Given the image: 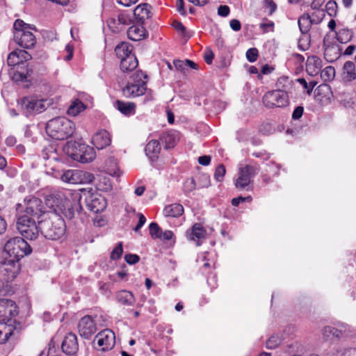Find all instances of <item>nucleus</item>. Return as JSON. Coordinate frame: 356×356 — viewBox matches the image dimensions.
<instances>
[{
    "label": "nucleus",
    "mask_w": 356,
    "mask_h": 356,
    "mask_svg": "<svg viewBox=\"0 0 356 356\" xmlns=\"http://www.w3.org/2000/svg\"><path fill=\"white\" fill-rule=\"evenodd\" d=\"M174 28L177 31H179L181 32V33H184V32L186 31V28L185 26L182 24L181 22H174L173 24H172Z\"/></svg>",
    "instance_id": "nucleus-60"
},
{
    "label": "nucleus",
    "mask_w": 356,
    "mask_h": 356,
    "mask_svg": "<svg viewBox=\"0 0 356 356\" xmlns=\"http://www.w3.org/2000/svg\"><path fill=\"white\" fill-rule=\"evenodd\" d=\"M207 231L204 227L200 223H195L186 232V236L189 241H196L197 245H200V241L204 238Z\"/></svg>",
    "instance_id": "nucleus-19"
},
{
    "label": "nucleus",
    "mask_w": 356,
    "mask_h": 356,
    "mask_svg": "<svg viewBox=\"0 0 356 356\" xmlns=\"http://www.w3.org/2000/svg\"><path fill=\"white\" fill-rule=\"evenodd\" d=\"M264 105L268 108H282L289 103L287 92L284 89H278L266 92L262 99Z\"/></svg>",
    "instance_id": "nucleus-9"
},
{
    "label": "nucleus",
    "mask_w": 356,
    "mask_h": 356,
    "mask_svg": "<svg viewBox=\"0 0 356 356\" xmlns=\"http://www.w3.org/2000/svg\"><path fill=\"white\" fill-rule=\"evenodd\" d=\"M39 228L41 234L49 240L60 238L65 232V221L60 216L56 213L46 214L42 211Z\"/></svg>",
    "instance_id": "nucleus-3"
},
{
    "label": "nucleus",
    "mask_w": 356,
    "mask_h": 356,
    "mask_svg": "<svg viewBox=\"0 0 356 356\" xmlns=\"http://www.w3.org/2000/svg\"><path fill=\"white\" fill-rule=\"evenodd\" d=\"M16 52L19 58L20 63L31 59V56L25 50L17 49Z\"/></svg>",
    "instance_id": "nucleus-49"
},
{
    "label": "nucleus",
    "mask_w": 356,
    "mask_h": 356,
    "mask_svg": "<svg viewBox=\"0 0 356 356\" xmlns=\"http://www.w3.org/2000/svg\"><path fill=\"white\" fill-rule=\"evenodd\" d=\"M174 234L170 230H165V232H161V236L159 238L163 239V240H170L173 237Z\"/></svg>",
    "instance_id": "nucleus-58"
},
{
    "label": "nucleus",
    "mask_w": 356,
    "mask_h": 356,
    "mask_svg": "<svg viewBox=\"0 0 356 356\" xmlns=\"http://www.w3.org/2000/svg\"><path fill=\"white\" fill-rule=\"evenodd\" d=\"M326 11L330 16H334L337 14V4L334 1H330L325 6Z\"/></svg>",
    "instance_id": "nucleus-45"
},
{
    "label": "nucleus",
    "mask_w": 356,
    "mask_h": 356,
    "mask_svg": "<svg viewBox=\"0 0 356 356\" xmlns=\"http://www.w3.org/2000/svg\"><path fill=\"white\" fill-rule=\"evenodd\" d=\"M132 46L127 42H122L121 44H118L115 49V51L117 56L120 58L121 60L129 56V54H134L132 53Z\"/></svg>",
    "instance_id": "nucleus-30"
},
{
    "label": "nucleus",
    "mask_w": 356,
    "mask_h": 356,
    "mask_svg": "<svg viewBox=\"0 0 356 356\" xmlns=\"http://www.w3.org/2000/svg\"><path fill=\"white\" fill-rule=\"evenodd\" d=\"M14 330L11 325L0 323V343L6 342L13 334Z\"/></svg>",
    "instance_id": "nucleus-32"
},
{
    "label": "nucleus",
    "mask_w": 356,
    "mask_h": 356,
    "mask_svg": "<svg viewBox=\"0 0 356 356\" xmlns=\"http://www.w3.org/2000/svg\"><path fill=\"white\" fill-rule=\"evenodd\" d=\"M318 74H320L323 81H329L334 79L335 76V70L332 66H327L323 70L321 69Z\"/></svg>",
    "instance_id": "nucleus-35"
},
{
    "label": "nucleus",
    "mask_w": 356,
    "mask_h": 356,
    "mask_svg": "<svg viewBox=\"0 0 356 356\" xmlns=\"http://www.w3.org/2000/svg\"><path fill=\"white\" fill-rule=\"evenodd\" d=\"M210 162H211V156H210L204 155V156H200L198 158V163L200 165L207 166V165H209Z\"/></svg>",
    "instance_id": "nucleus-57"
},
{
    "label": "nucleus",
    "mask_w": 356,
    "mask_h": 356,
    "mask_svg": "<svg viewBox=\"0 0 356 356\" xmlns=\"http://www.w3.org/2000/svg\"><path fill=\"white\" fill-rule=\"evenodd\" d=\"M16 209L18 212L16 227L19 232L26 239H36L40 232L39 221L42 216L41 200L35 197H26L24 204H17Z\"/></svg>",
    "instance_id": "nucleus-1"
},
{
    "label": "nucleus",
    "mask_w": 356,
    "mask_h": 356,
    "mask_svg": "<svg viewBox=\"0 0 356 356\" xmlns=\"http://www.w3.org/2000/svg\"><path fill=\"white\" fill-rule=\"evenodd\" d=\"M190 3L197 6H204L207 4L209 0H188Z\"/></svg>",
    "instance_id": "nucleus-63"
},
{
    "label": "nucleus",
    "mask_w": 356,
    "mask_h": 356,
    "mask_svg": "<svg viewBox=\"0 0 356 356\" xmlns=\"http://www.w3.org/2000/svg\"><path fill=\"white\" fill-rule=\"evenodd\" d=\"M184 213V207L180 204H171L163 209V213L167 217L177 218Z\"/></svg>",
    "instance_id": "nucleus-28"
},
{
    "label": "nucleus",
    "mask_w": 356,
    "mask_h": 356,
    "mask_svg": "<svg viewBox=\"0 0 356 356\" xmlns=\"http://www.w3.org/2000/svg\"><path fill=\"white\" fill-rule=\"evenodd\" d=\"M274 23L271 21L268 22L261 23L259 28L263 31L264 33L273 31Z\"/></svg>",
    "instance_id": "nucleus-50"
},
{
    "label": "nucleus",
    "mask_w": 356,
    "mask_h": 356,
    "mask_svg": "<svg viewBox=\"0 0 356 356\" xmlns=\"http://www.w3.org/2000/svg\"><path fill=\"white\" fill-rule=\"evenodd\" d=\"M230 12L229 7L228 6H220L218 8V15L225 17L229 15Z\"/></svg>",
    "instance_id": "nucleus-53"
},
{
    "label": "nucleus",
    "mask_w": 356,
    "mask_h": 356,
    "mask_svg": "<svg viewBox=\"0 0 356 356\" xmlns=\"http://www.w3.org/2000/svg\"><path fill=\"white\" fill-rule=\"evenodd\" d=\"M149 234L152 237L155 238H159L161 236V234L162 232L161 229L159 227L157 223L151 222L149 226Z\"/></svg>",
    "instance_id": "nucleus-41"
},
{
    "label": "nucleus",
    "mask_w": 356,
    "mask_h": 356,
    "mask_svg": "<svg viewBox=\"0 0 356 356\" xmlns=\"http://www.w3.org/2000/svg\"><path fill=\"white\" fill-rule=\"evenodd\" d=\"M63 152L74 161L83 163L92 162L96 157L95 149L85 144L76 141H68L63 146Z\"/></svg>",
    "instance_id": "nucleus-5"
},
{
    "label": "nucleus",
    "mask_w": 356,
    "mask_h": 356,
    "mask_svg": "<svg viewBox=\"0 0 356 356\" xmlns=\"http://www.w3.org/2000/svg\"><path fill=\"white\" fill-rule=\"evenodd\" d=\"M116 298L119 302L124 305H132L135 302L134 295L128 291H119Z\"/></svg>",
    "instance_id": "nucleus-31"
},
{
    "label": "nucleus",
    "mask_w": 356,
    "mask_h": 356,
    "mask_svg": "<svg viewBox=\"0 0 356 356\" xmlns=\"http://www.w3.org/2000/svg\"><path fill=\"white\" fill-rule=\"evenodd\" d=\"M0 306L6 307V308L10 307L9 313L11 316H15L17 314V312L15 309V303L11 300L0 298Z\"/></svg>",
    "instance_id": "nucleus-36"
},
{
    "label": "nucleus",
    "mask_w": 356,
    "mask_h": 356,
    "mask_svg": "<svg viewBox=\"0 0 356 356\" xmlns=\"http://www.w3.org/2000/svg\"><path fill=\"white\" fill-rule=\"evenodd\" d=\"M197 188V184L193 178L187 179L184 184V191L185 193H190Z\"/></svg>",
    "instance_id": "nucleus-38"
},
{
    "label": "nucleus",
    "mask_w": 356,
    "mask_h": 356,
    "mask_svg": "<svg viewBox=\"0 0 356 356\" xmlns=\"http://www.w3.org/2000/svg\"><path fill=\"white\" fill-rule=\"evenodd\" d=\"M337 356H356V348H346L338 352Z\"/></svg>",
    "instance_id": "nucleus-47"
},
{
    "label": "nucleus",
    "mask_w": 356,
    "mask_h": 356,
    "mask_svg": "<svg viewBox=\"0 0 356 356\" xmlns=\"http://www.w3.org/2000/svg\"><path fill=\"white\" fill-rule=\"evenodd\" d=\"M110 134L105 129L97 131L92 137V143L98 149H102L111 144Z\"/></svg>",
    "instance_id": "nucleus-21"
},
{
    "label": "nucleus",
    "mask_w": 356,
    "mask_h": 356,
    "mask_svg": "<svg viewBox=\"0 0 356 356\" xmlns=\"http://www.w3.org/2000/svg\"><path fill=\"white\" fill-rule=\"evenodd\" d=\"M322 60L316 56H311L307 58L306 63V71L312 76H317L322 69Z\"/></svg>",
    "instance_id": "nucleus-22"
},
{
    "label": "nucleus",
    "mask_w": 356,
    "mask_h": 356,
    "mask_svg": "<svg viewBox=\"0 0 356 356\" xmlns=\"http://www.w3.org/2000/svg\"><path fill=\"white\" fill-rule=\"evenodd\" d=\"M177 9L182 15H186V13L184 10V0H177Z\"/></svg>",
    "instance_id": "nucleus-59"
},
{
    "label": "nucleus",
    "mask_w": 356,
    "mask_h": 356,
    "mask_svg": "<svg viewBox=\"0 0 356 356\" xmlns=\"http://www.w3.org/2000/svg\"><path fill=\"white\" fill-rule=\"evenodd\" d=\"M115 106L122 114L126 115H131L135 113L136 105L134 103L118 100L115 102Z\"/></svg>",
    "instance_id": "nucleus-29"
},
{
    "label": "nucleus",
    "mask_w": 356,
    "mask_h": 356,
    "mask_svg": "<svg viewBox=\"0 0 356 356\" xmlns=\"http://www.w3.org/2000/svg\"><path fill=\"white\" fill-rule=\"evenodd\" d=\"M282 340V339L278 334H273L267 340L266 348L274 349L281 343Z\"/></svg>",
    "instance_id": "nucleus-37"
},
{
    "label": "nucleus",
    "mask_w": 356,
    "mask_h": 356,
    "mask_svg": "<svg viewBox=\"0 0 356 356\" xmlns=\"http://www.w3.org/2000/svg\"><path fill=\"white\" fill-rule=\"evenodd\" d=\"M258 57V50L256 48H250L246 51V58L249 62H254Z\"/></svg>",
    "instance_id": "nucleus-46"
},
{
    "label": "nucleus",
    "mask_w": 356,
    "mask_h": 356,
    "mask_svg": "<svg viewBox=\"0 0 356 356\" xmlns=\"http://www.w3.org/2000/svg\"><path fill=\"white\" fill-rule=\"evenodd\" d=\"M265 5L270 8V12L273 13L275 10L277 6L273 0H265Z\"/></svg>",
    "instance_id": "nucleus-64"
},
{
    "label": "nucleus",
    "mask_w": 356,
    "mask_h": 356,
    "mask_svg": "<svg viewBox=\"0 0 356 356\" xmlns=\"http://www.w3.org/2000/svg\"><path fill=\"white\" fill-rule=\"evenodd\" d=\"M174 65L176 69L184 72L187 70L186 60L185 61L177 60L174 61Z\"/></svg>",
    "instance_id": "nucleus-54"
},
{
    "label": "nucleus",
    "mask_w": 356,
    "mask_h": 356,
    "mask_svg": "<svg viewBox=\"0 0 356 356\" xmlns=\"http://www.w3.org/2000/svg\"><path fill=\"white\" fill-rule=\"evenodd\" d=\"M82 194L77 191L58 192L47 197V205L56 213L61 212L69 220H74L75 225L83 222L86 213L82 212L81 200Z\"/></svg>",
    "instance_id": "nucleus-2"
},
{
    "label": "nucleus",
    "mask_w": 356,
    "mask_h": 356,
    "mask_svg": "<svg viewBox=\"0 0 356 356\" xmlns=\"http://www.w3.org/2000/svg\"><path fill=\"white\" fill-rule=\"evenodd\" d=\"M133 15L138 24H143L152 17L151 6L148 3L140 4L134 9Z\"/></svg>",
    "instance_id": "nucleus-20"
},
{
    "label": "nucleus",
    "mask_w": 356,
    "mask_h": 356,
    "mask_svg": "<svg viewBox=\"0 0 356 356\" xmlns=\"http://www.w3.org/2000/svg\"><path fill=\"white\" fill-rule=\"evenodd\" d=\"M273 131V128L269 123H264L259 127V131L264 135H270Z\"/></svg>",
    "instance_id": "nucleus-48"
},
{
    "label": "nucleus",
    "mask_w": 356,
    "mask_h": 356,
    "mask_svg": "<svg viewBox=\"0 0 356 356\" xmlns=\"http://www.w3.org/2000/svg\"><path fill=\"white\" fill-rule=\"evenodd\" d=\"M303 112H304V108L303 106H297L293 113H292V119L293 120H298L300 119L302 114H303Z\"/></svg>",
    "instance_id": "nucleus-52"
},
{
    "label": "nucleus",
    "mask_w": 356,
    "mask_h": 356,
    "mask_svg": "<svg viewBox=\"0 0 356 356\" xmlns=\"http://www.w3.org/2000/svg\"><path fill=\"white\" fill-rule=\"evenodd\" d=\"M226 173V169L223 164H220L216 168L214 172V179L219 182L222 181L223 178Z\"/></svg>",
    "instance_id": "nucleus-39"
},
{
    "label": "nucleus",
    "mask_w": 356,
    "mask_h": 356,
    "mask_svg": "<svg viewBox=\"0 0 356 356\" xmlns=\"http://www.w3.org/2000/svg\"><path fill=\"white\" fill-rule=\"evenodd\" d=\"M46 132L52 138L64 140L71 136L75 129L73 122L64 117H58L48 121Z\"/></svg>",
    "instance_id": "nucleus-4"
},
{
    "label": "nucleus",
    "mask_w": 356,
    "mask_h": 356,
    "mask_svg": "<svg viewBox=\"0 0 356 356\" xmlns=\"http://www.w3.org/2000/svg\"><path fill=\"white\" fill-rule=\"evenodd\" d=\"M335 33L337 40L342 44L348 42L353 37L352 32L347 29H341Z\"/></svg>",
    "instance_id": "nucleus-33"
},
{
    "label": "nucleus",
    "mask_w": 356,
    "mask_h": 356,
    "mask_svg": "<svg viewBox=\"0 0 356 356\" xmlns=\"http://www.w3.org/2000/svg\"><path fill=\"white\" fill-rule=\"evenodd\" d=\"M115 343V334L113 331L106 329L99 332L95 337L93 341L94 346L96 345L101 348L102 350H108L111 349Z\"/></svg>",
    "instance_id": "nucleus-13"
},
{
    "label": "nucleus",
    "mask_w": 356,
    "mask_h": 356,
    "mask_svg": "<svg viewBox=\"0 0 356 356\" xmlns=\"http://www.w3.org/2000/svg\"><path fill=\"white\" fill-rule=\"evenodd\" d=\"M259 167L246 165L245 167L240 168L238 170V177L235 181V186L239 190H250V184L252 179L257 174Z\"/></svg>",
    "instance_id": "nucleus-12"
},
{
    "label": "nucleus",
    "mask_w": 356,
    "mask_h": 356,
    "mask_svg": "<svg viewBox=\"0 0 356 356\" xmlns=\"http://www.w3.org/2000/svg\"><path fill=\"white\" fill-rule=\"evenodd\" d=\"M4 250L10 258L18 261L32 252L28 243L23 238L19 236L8 240L5 244Z\"/></svg>",
    "instance_id": "nucleus-8"
},
{
    "label": "nucleus",
    "mask_w": 356,
    "mask_h": 356,
    "mask_svg": "<svg viewBox=\"0 0 356 356\" xmlns=\"http://www.w3.org/2000/svg\"><path fill=\"white\" fill-rule=\"evenodd\" d=\"M343 79L345 81H352L356 79L355 66L353 62L346 61L343 67Z\"/></svg>",
    "instance_id": "nucleus-27"
},
{
    "label": "nucleus",
    "mask_w": 356,
    "mask_h": 356,
    "mask_svg": "<svg viewBox=\"0 0 356 356\" xmlns=\"http://www.w3.org/2000/svg\"><path fill=\"white\" fill-rule=\"evenodd\" d=\"M128 38L134 41L143 40L146 35V31L140 25H135L129 28L127 31Z\"/></svg>",
    "instance_id": "nucleus-25"
},
{
    "label": "nucleus",
    "mask_w": 356,
    "mask_h": 356,
    "mask_svg": "<svg viewBox=\"0 0 356 356\" xmlns=\"http://www.w3.org/2000/svg\"><path fill=\"white\" fill-rule=\"evenodd\" d=\"M85 196V201L88 209L94 212L99 213L106 208V200L103 197L97 193H90L89 192L83 191Z\"/></svg>",
    "instance_id": "nucleus-14"
},
{
    "label": "nucleus",
    "mask_w": 356,
    "mask_h": 356,
    "mask_svg": "<svg viewBox=\"0 0 356 356\" xmlns=\"http://www.w3.org/2000/svg\"><path fill=\"white\" fill-rule=\"evenodd\" d=\"M13 28L14 32V40L20 47L29 49L33 47L35 42V37L31 31H35V26L34 25L29 24L25 23L22 19L15 20Z\"/></svg>",
    "instance_id": "nucleus-6"
},
{
    "label": "nucleus",
    "mask_w": 356,
    "mask_h": 356,
    "mask_svg": "<svg viewBox=\"0 0 356 356\" xmlns=\"http://www.w3.org/2000/svg\"><path fill=\"white\" fill-rule=\"evenodd\" d=\"M147 76L142 71H136L130 76V81L122 88V94L128 98L136 97L144 95L147 89Z\"/></svg>",
    "instance_id": "nucleus-7"
},
{
    "label": "nucleus",
    "mask_w": 356,
    "mask_h": 356,
    "mask_svg": "<svg viewBox=\"0 0 356 356\" xmlns=\"http://www.w3.org/2000/svg\"><path fill=\"white\" fill-rule=\"evenodd\" d=\"M138 60L134 54H129L120 61V69L123 72H129L134 70L138 66Z\"/></svg>",
    "instance_id": "nucleus-24"
},
{
    "label": "nucleus",
    "mask_w": 356,
    "mask_h": 356,
    "mask_svg": "<svg viewBox=\"0 0 356 356\" xmlns=\"http://www.w3.org/2000/svg\"><path fill=\"white\" fill-rule=\"evenodd\" d=\"M79 334L86 339L90 338L97 331L96 324L90 316H85L78 323Z\"/></svg>",
    "instance_id": "nucleus-16"
},
{
    "label": "nucleus",
    "mask_w": 356,
    "mask_h": 356,
    "mask_svg": "<svg viewBox=\"0 0 356 356\" xmlns=\"http://www.w3.org/2000/svg\"><path fill=\"white\" fill-rule=\"evenodd\" d=\"M122 252V243L120 242L111 252V258L113 260L118 259L121 257Z\"/></svg>",
    "instance_id": "nucleus-44"
},
{
    "label": "nucleus",
    "mask_w": 356,
    "mask_h": 356,
    "mask_svg": "<svg viewBox=\"0 0 356 356\" xmlns=\"http://www.w3.org/2000/svg\"><path fill=\"white\" fill-rule=\"evenodd\" d=\"M125 261L129 264H135L139 261V257L137 254H128L124 257Z\"/></svg>",
    "instance_id": "nucleus-51"
},
{
    "label": "nucleus",
    "mask_w": 356,
    "mask_h": 356,
    "mask_svg": "<svg viewBox=\"0 0 356 356\" xmlns=\"http://www.w3.org/2000/svg\"><path fill=\"white\" fill-rule=\"evenodd\" d=\"M62 350L67 355H75L79 350L77 337L74 333H68L64 338L62 345Z\"/></svg>",
    "instance_id": "nucleus-18"
},
{
    "label": "nucleus",
    "mask_w": 356,
    "mask_h": 356,
    "mask_svg": "<svg viewBox=\"0 0 356 356\" xmlns=\"http://www.w3.org/2000/svg\"><path fill=\"white\" fill-rule=\"evenodd\" d=\"M146 155L151 159H156L161 151L160 142L156 140H151L146 145Z\"/></svg>",
    "instance_id": "nucleus-26"
},
{
    "label": "nucleus",
    "mask_w": 356,
    "mask_h": 356,
    "mask_svg": "<svg viewBox=\"0 0 356 356\" xmlns=\"http://www.w3.org/2000/svg\"><path fill=\"white\" fill-rule=\"evenodd\" d=\"M231 29L234 31H238L241 29V24L239 20L234 19L229 22Z\"/></svg>",
    "instance_id": "nucleus-56"
},
{
    "label": "nucleus",
    "mask_w": 356,
    "mask_h": 356,
    "mask_svg": "<svg viewBox=\"0 0 356 356\" xmlns=\"http://www.w3.org/2000/svg\"><path fill=\"white\" fill-rule=\"evenodd\" d=\"M8 65L10 66H15L20 63L19 58L16 52V50L9 54L7 59Z\"/></svg>",
    "instance_id": "nucleus-43"
},
{
    "label": "nucleus",
    "mask_w": 356,
    "mask_h": 356,
    "mask_svg": "<svg viewBox=\"0 0 356 356\" xmlns=\"http://www.w3.org/2000/svg\"><path fill=\"white\" fill-rule=\"evenodd\" d=\"M86 108L85 105L79 100L74 101L67 109V113L76 116Z\"/></svg>",
    "instance_id": "nucleus-34"
},
{
    "label": "nucleus",
    "mask_w": 356,
    "mask_h": 356,
    "mask_svg": "<svg viewBox=\"0 0 356 356\" xmlns=\"http://www.w3.org/2000/svg\"><path fill=\"white\" fill-rule=\"evenodd\" d=\"M18 260L10 258L0 265V274L6 282L13 281L18 274L19 266Z\"/></svg>",
    "instance_id": "nucleus-15"
},
{
    "label": "nucleus",
    "mask_w": 356,
    "mask_h": 356,
    "mask_svg": "<svg viewBox=\"0 0 356 356\" xmlns=\"http://www.w3.org/2000/svg\"><path fill=\"white\" fill-rule=\"evenodd\" d=\"M118 20L120 24L128 25L131 22L132 18L131 14L126 11H122L118 16Z\"/></svg>",
    "instance_id": "nucleus-40"
},
{
    "label": "nucleus",
    "mask_w": 356,
    "mask_h": 356,
    "mask_svg": "<svg viewBox=\"0 0 356 356\" xmlns=\"http://www.w3.org/2000/svg\"><path fill=\"white\" fill-rule=\"evenodd\" d=\"M18 105L24 111L26 115L35 113H42L49 105L47 99H37L29 97H24L17 101Z\"/></svg>",
    "instance_id": "nucleus-11"
},
{
    "label": "nucleus",
    "mask_w": 356,
    "mask_h": 356,
    "mask_svg": "<svg viewBox=\"0 0 356 356\" xmlns=\"http://www.w3.org/2000/svg\"><path fill=\"white\" fill-rule=\"evenodd\" d=\"M319 14H321V16L318 17L317 19H314V15L310 16L309 14L307 13L303 14L298 19V26L300 31L302 34L308 33L312 24H318L322 21L323 18L325 16V12L320 11Z\"/></svg>",
    "instance_id": "nucleus-17"
},
{
    "label": "nucleus",
    "mask_w": 356,
    "mask_h": 356,
    "mask_svg": "<svg viewBox=\"0 0 356 356\" xmlns=\"http://www.w3.org/2000/svg\"><path fill=\"white\" fill-rule=\"evenodd\" d=\"M325 0H314L311 4L312 9L320 10V8L324 3Z\"/></svg>",
    "instance_id": "nucleus-61"
},
{
    "label": "nucleus",
    "mask_w": 356,
    "mask_h": 356,
    "mask_svg": "<svg viewBox=\"0 0 356 356\" xmlns=\"http://www.w3.org/2000/svg\"><path fill=\"white\" fill-rule=\"evenodd\" d=\"M179 135L178 131L172 130L162 133L159 137V140L165 149H170L175 146L179 140Z\"/></svg>",
    "instance_id": "nucleus-23"
},
{
    "label": "nucleus",
    "mask_w": 356,
    "mask_h": 356,
    "mask_svg": "<svg viewBox=\"0 0 356 356\" xmlns=\"http://www.w3.org/2000/svg\"><path fill=\"white\" fill-rule=\"evenodd\" d=\"M211 184V179L209 175L207 174H202L198 177V185L197 188H206L209 186Z\"/></svg>",
    "instance_id": "nucleus-42"
},
{
    "label": "nucleus",
    "mask_w": 356,
    "mask_h": 356,
    "mask_svg": "<svg viewBox=\"0 0 356 356\" xmlns=\"http://www.w3.org/2000/svg\"><path fill=\"white\" fill-rule=\"evenodd\" d=\"M334 327L331 326L325 327L323 330V334L326 337L332 336Z\"/></svg>",
    "instance_id": "nucleus-62"
},
{
    "label": "nucleus",
    "mask_w": 356,
    "mask_h": 356,
    "mask_svg": "<svg viewBox=\"0 0 356 356\" xmlns=\"http://www.w3.org/2000/svg\"><path fill=\"white\" fill-rule=\"evenodd\" d=\"M61 179L72 184H86L92 183L95 179L93 174L80 170H67L61 175Z\"/></svg>",
    "instance_id": "nucleus-10"
},
{
    "label": "nucleus",
    "mask_w": 356,
    "mask_h": 356,
    "mask_svg": "<svg viewBox=\"0 0 356 356\" xmlns=\"http://www.w3.org/2000/svg\"><path fill=\"white\" fill-rule=\"evenodd\" d=\"M145 222H146L145 217L142 213H139L138 214V222L137 225L134 227V230L136 232H138L140 230V229L145 225Z\"/></svg>",
    "instance_id": "nucleus-55"
}]
</instances>
